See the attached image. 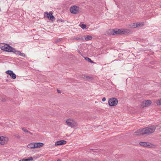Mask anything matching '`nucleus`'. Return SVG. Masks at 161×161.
<instances>
[{
	"instance_id": "7",
	"label": "nucleus",
	"mask_w": 161,
	"mask_h": 161,
	"mask_svg": "<svg viewBox=\"0 0 161 161\" xmlns=\"http://www.w3.org/2000/svg\"><path fill=\"white\" fill-rule=\"evenodd\" d=\"M10 47H11L7 44L4 45L3 44V46H1V48L2 50L7 52H10L11 49Z\"/></svg>"
},
{
	"instance_id": "18",
	"label": "nucleus",
	"mask_w": 161,
	"mask_h": 161,
	"mask_svg": "<svg viewBox=\"0 0 161 161\" xmlns=\"http://www.w3.org/2000/svg\"><path fill=\"white\" fill-rule=\"evenodd\" d=\"M10 52H13L15 53L16 52V50L14 47H10Z\"/></svg>"
},
{
	"instance_id": "2",
	"label": "nucleus",
	"mask_w": 161,
	"mask_h": 161,
	"mask_svg": "<svg viewBox=\"0 0 161 161\" xmlns=\"http://www.w3.org/2000/svg\"><path fill=\"white\" fill-rule=\"evenodd\" d=\"M156 129V127L155 126H151L149 127L144 128H143V130L144 132V134L147 135H149L150 134L154 132Z\"/></svg>"
},
{
	"instance_id": "22",
	"label": "nucleus",
	"mask_w": 161,
	"mask_h": 161,
	"mask_svg": "<svg viewBox=\"0 0 161 161\" xmlns=\"http://www.w3.org/2000/svg\"><path fill=\"white\" fill-rule=\"evenodd\" d=\"M49 19L53 21L55 20V18L52 15L51 16H50V18H49Z\"/></svg>"
},
{
	"instance_id": "37",
	"label": "nucleus",
	"mask_w": 161,
	"mask_h": 161,
	"mask_svg": "<svg viewBox=\"0 0 161 161\" xmlns=\"http://www.w3.org/2000/svg\"><path fill=\"white\" fill-rule=\"evenodd\" d=\"M57 161H61L60 159H58V160H57Z\"/></svg>"
},
{
	"instance_id": "32",
	"label": "nucleus",
	"mask_w": 161,
	"mask_h": 161,
	"mask_svg": "<svg viewBox=\"0 0 161 161\" xmlns=\"http://www.w3.org/2000/svg\"><path fill=\"white\" fill-rule=\"evenodd\" d=\"M86 78L88 79H91L92 78V77H90L89 76H87L86 77Z\"/></svg>"
},
{
	"instance_id": "17",
	"label": "nucleus",
	"mask_w": 161,
	"mask_h": 161,
	"mask_svg": "<svg viewBox=\"0 0 161 161\" xmlns=\"http://www.w3.org/2000/svg\"><path fill=\"white\" fill-rule=\"evenodd\" d=\"M85 58V59L87 61H89V62L91 63H94V62L92 61L91 59L89 58H88L87 57H84Z\"/></svg>"
},
{
	"instance_id": "9",
	"label": "nucleus",
	"mask_w": 161,
	"mask_h": 161,
	"mask_svg": "<svg viewBox=\"0 0 161 161\" xmlns=\"http://www.w3.org/2000/svg\"><path fill=\"white\" fill-rule=\"evenodd\" d=\"M151 103V102L150 100L143 101L142 102L141 106L142 107H146L149 106Z\"/></svg>"
},
{
	"instance_id": "33",
	"label": "nucleus",
	"mask_w": 161,
	"mask_h": 161,
	"mask_svg": "<svg viewBox=\"0 0 161 161\" xmlns=\"http://www.w3.org/2000/svg\"><path fill=\"white\" fill-rule=\"evenodd\" d=\"M57 92L59 93H61V91L60 90H58V89H57Z\"/></svg>"
},
{
	"instance_id": "13",
	"label": "nucleus",
	"mask_w": 161,
	"mask_h": 161,
	"mask_svg": "<svg viewBox=\"0 0 161 161\" xmlns=\"http://www.w3.org/2000/svg\"><path fill=\"white\" fill-rule=\"evenodd\" d=\"M92 38V36L89 35H87L85 36V39L86 41H89L91 40Z\"/></svg>"
},
{
	"instance_id": "4",
	"label": "nucleus",
	"mask_w": 161,
	"mask_h": 161,
	"mask_svg": "<svg viewBox=\"0 0 161 161\" xmlns=\"http://www.w3.org/2000/svg\"><path fill=\"white\" fill-rule=\"evenodd\" d=\"M66 123L67 125L72 128L75 127L77 125V123L73 120L68 119L66 120Z\"/></svg>"
},
{
	"instance_id": "28",
	"label": "nucleus",
	"mask_w": 161,
	"mask_h": 161,
	"mask_svg": "<svg viewBox=\"0 0 161 161\" xmlns=\"http://www.w3.org/2000/svg\"><path fill=\"white\" fill-rule=\"evenodd\" d=\"M136 25H137V27L140 26H143V23H136Z\"/></svg>"
},
{
	"instance_id": "36",
	"label": "nucleus",
	"mask_w": 161,
	"mask_h": 161,
	"mask_svg": "<svg viewBox=\"0 0 161 161\" xmlns=\"http://www.w3.org/2000/svg\"><path fill=\"white\" fill-rule=\"evenodd\" d=\"M43 144L41 142V147H42L43 146Z\"/></svg>"
},
{
	"instance_id": "10",
	"label": "nucleus",
	"mask_w": 161,
	"mask_h": 161,
	"mask_svg": "<svg viewBox=\"0 0 161 161\" xmlns=\"http://www.w3.org/2000/svg\"><path fill=\"white\" fill-rule=\"evenodd\" d=\"M144 132L143 131L142 128L137 130L134 133V135L137 136H139L141 135H145V134H144Z\"/></svg>"
},
{
	"instance_id": "26",
	"label": "nucleus",
	"mask_w": 161,
	"mask_h": 161,
	"mask_svg": "<svg viewBox=\"0 0 161 161\" xmlns=\"http://www.w3.org/2000/svg\"><path fill=\"white\" fill-rule=\"evenodd\" d=\"M62 40V38H59L56 39L55 40V42L56 43H58L59 42Z\"/></svg>"
},
{
	"instance_id": "6",
	"label": "nucleus",
	"mask_w": 161,
	"mask_h": 161,
	"mask_svg": "<svg viewBox=\"0 0 161 161\" xmlns=\"http://www.w3.org/2000/svg\"><path fill=\"white\" fill-rule=\"evenodd\" d=\"M139 144L141 146L148 148L153 147L154 146L153 145L150 143L143 142H140Z\"/></svg>"
},
{
	"instance_id": "1",
	"label": "nucleus",
	"mask_w": 161,
	"mask_h": 161,
	"mask_svg": "<svg viewBox=\"0 0 161 161\" xmlns=\"http://www.w3.org/2000/svg\"><path fill=\"white\" fill-rule=\"evenodd\" d=\"M110 32L113 35L115 34H126L130 31V29H118L116 30H109Z\"/></svg>"
},
{
	"instance_id": "24",
	"label": "nucleus",
	"mask_w": 161,
	"mask_h": 161,
	"mask_svg": "<svg viewBox=\"0 0 161 161\" xmlns=\"http://www.w3.org/2000/svg\"><path fill=\"white\" fill-rule=\"evenodd\" d=\"M22 130L25 132L29 133L31 134H32L27 129H25L24 128H22Z\"/></svg>"
},
{
	"instance_id": "3",
	"label": "nucleus",
	"mask_w": 161,
	"mask_h": 161,
	"mask_svg": "<svg viewBox=\"0 0 161 161\" xmlns=\"http://www.w3.org/2000/svg\"><path fill=\"white\" fill-rule=\"evenodd\" d=\"M70 12L73 14H78L81 11V9L78 6L74 5L71 6L69 9Z\"/></svg>"
},
{
	"instance_id": "15",
	"label": "nucleus",
	"mask_w": 161,
	"mask_h": 161,
	"mask_svg": "<svg viewBox=\"0 0 161 161\" xmlns=\"http://www.w3.org/2000/svg\"><path fill=\"white\" fill-rule=\"evenodd\" d=\"M35 146L34 148H37L40 147V142L38 143H34Z\"/></svg>"
},
{
	"instance_id": "34",
	"label": "nucleus",
	"mask_w": 161,
	"mask_h": 161,
	"mask_svg": "<svg viewBox=\"0 0 161 161\" xmlns=\"http://www.w3.org/2000/svg\"><path fill=\"white\" fill-rule=\"evenodd\" d=\"M102 101L103 102L105 101L106 100V98L105 97H103L102 100Z\"/></svg>"
},
{
	"instance_id": "16",
	"label": "nucleus",
	"mask_w": 161,
	"mask_h": 161,
	"mask_svg": "<svg viewBox=\"0 0 161 161\" xmlns=\"http://www.w3.org/2000/svg\"><path fill=\"white\" fill-rule=\"evenodd\" d=\"M45 14L47 15V17L49 19L50 18V16H51L52 15L53 13L50 12L48 14L47 12H45Z\"/></svg>"
},
{
	"instance_id": "29",
	"label": "nucleus",
	"mask_w": 161,
	"mask_h": 161,
	"mask_svg": "<svg viewBox=\"0 0 161 161\" xmlns=\"http://www.w3.org/2000/svg\"><path fill=\"white\" fill-rule=\"evenodd\" d=\"M156 103L158 105H160L161 104V99H159L157 100Z\"/></svg>"
},
{
	"instance_id": "5",
	"label": "nucleus",
	"mask_w": 161,
	"mask_h": 161,
	"mask_svg": "<svg viewBox=\"0 0 161 161\" xmlns=\"http://www.w3.org/2000/svg\"><path fill=\"white\" fill-rule=\"evenodd\" d=\"M118 100L116 98H111L108 101V104L110 106H114L118 103Z\"/></svg>"
},
{
	"instance_id": "30",
	"label": "nucleus",
	"mask_w": 161,
	"mask_h": 161,
	"mask_svg": "<svg viewBox=\"0 0 161 161\" xmlns=\"http://www.w3.org/2000/svg\"><path fill=\"white\" fill-rule=\"evenodd\" d=\"M14 136L16 138H17L18 139H19L20 138V136L19 135H18L16 134H14Z\"/></svg>"
},
{
	"instance_id": "20",
	"label": "nucleus",
	"mask_w": 161,
	"mask_h": 161,
	"mask_svg": "<svg viewBox=\"0 0 161 161\" xmlns=\"http://www.w3.org/2000/svg\"><path fill=\"white\" fill-rule=\"evenodd\" d=\"M33 38L35 40L38 39L40 38V36L37 34L34 35Z\"/></svg>"
},
{
	"instance_id": "12",
	"label": "nucleus",
	"mask_w": 161,
	"mask_h": 161,
	"mask_svg": "<svg viewBox=\"0 0 161 161\" xmlns=\"http://www.w3.org/2000/svg\"><path fill=\"white\" fill-rule=\"evenodd\" d=\"M15 54L22 57H25V54L24 53H21V52L19 51L16 50Z\"/></svg>"
},
{
	"instance_id": "31",
	"label": "nucleus",
	"mask_w": 161,
	"mask_h": 161,
	"mask_svg": "<svg viewBox=\"0 0 161 161\" xmlns=\"http://www.w3.org/2000/svg\"><path fill=\"white\" fill-rule=\"evenodd\" d=\"M81 39V38L80 37H74L73 38V39L76 41H77L78 40H80Z\"/></svg>"
},
{
	"instance_id": "11",
	"label": "nucleus",
	"mask_w": 161,
	"mask_h": 161,
	"mask_svg": "<svg viewBox=\"0 0 161 161\" xmlns=\"http://www.w3.org/2000/svg\"><path fill=\"white\" fill-rule=\"evenodd\" d=\"M67 142L65 140H60L59 141H57L55 142V146H58L60 145H62L65 144H66Z\"/></svg>"
},
{
	"instance_id": "23",
	"label": "nucleus",
	"mask_w": 161,
	"mask_h": 161,
	"mask_svg": "<svg viewBox=\"0 0 161 161\" xmlns=\"http://www.w3.org/2000/svg\"><path fill=\"white\" fill-rule=\"evenodd\" d=\"M80 26L83 29H85L86 27V25L84 24H82L81 25H80Z\"/></svg>"
},
{
	"instance_id": "25",
	"label": "nucleus",
	"mask_w": 161,
	"mask_h": 161,
	"mask_svg": "<svg viewBox=\"0 0 161 161\" xmlns=\"http://www.w3.org/2000/svg\"><path fill=\"white\" fill-rule=\"evenodd\" d=\"M13 71L12 70H7L6 72V73L7 74H8L9 75H11V74L13 73Z\"/></svg>"
},
{
	"instance_id": "14",
	"label": "nucleus",
	"mask_w": 161,
	"mask_h": 161,
	"mask_svg": "<svg viewBox=\"0 0 161 161\" xmlns=\"http://www.w3.org/2000/svg\"><path fill=\"white\" fill-rule=\"evenodd\" d=\"M35 145L33 143H31L27 145V147L29 148H34Z\"/></svg>"
},
{
	"instance_id": "27",
	"label": "nucleus",
	"mask_w": 161,
	"mask_h": 161,
	"mask_svg": "<svg viewBox=\"0 0 161 161\" xmlns=\"http://www.w3.org/2000/svg\"><path fill=\"white\" fill-rule=\"evenodd\" d=\"M25 161H32L33 160V158L32 157H30L28 158L25 159Z\"/></svg>"
},
{
	"instance_id": "21",
	"label": "nucleus",
	"mask_w": 161,
	"mask_h": 161,
	"mask_svg": "<svg viewBox=\"0 0 161 161\" xmlns=\"http://www.w3.org/2000/svg\"><path fill=\"white\" fill-rule=\"evenodd\" d=\"M136 23H134L132 24L131 25H130V27L132 28H134L137 27V25H136Z\"/></svg>"
},
{
	"instance_id": "19",
	"label": "nucleus",
	"mask_w": 161,
	"mask_h": 161,
	"mask_svg": "<svg viewBox=\"0 0 161 161\" xmlns=\"http://www.w3.org/2000/svg\"><path fill=\"white\" fill-rule=\"evenodd\" d=\"M10 76L13 79H15L16 78V75L13 72L10 75Z\"/></svg>"
},
{
	"instance_id": "8",
	"label": "nucleus",
	"mask_w": 161,
	"mask_h": 161,
	"mask_svg": "<svg viewBox=\"0 0 161 161\" xmlns=\"http://www.w3.org/2000/svg\"><path fill=\"white\" fill-rule=\"evenodd\" d=\"M8 138L7 137L0 136V144L3 145L6 143L8 141Z\"/></svg>"
},
{
	"instance_id": "35",
	"label": "nucleus",
	"mask_w": 161,
	"mask_h": 161,
	"mask_svg": "<svg viewBox=\"0 0 161 161\" xmlns=\"http://www.w3.org/2000/svg\"><path fill=\"white\" fill-rule=\"evenodd\" d=\"M25 159L24 158L22 159L19 160V161H25Z\"/></svg>"
}]
</instances>
